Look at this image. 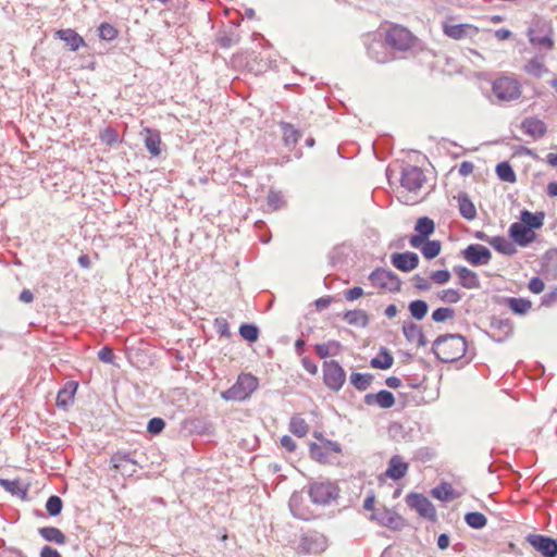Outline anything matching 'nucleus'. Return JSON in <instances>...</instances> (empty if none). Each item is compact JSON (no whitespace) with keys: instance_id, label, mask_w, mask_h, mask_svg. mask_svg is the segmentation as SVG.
Masks as SVG:
<instances>
[{"instance_id":"obj_1","label":"nucleus","mask_w":557,"mask_h":557,"mask_svg":"<svg viewBox=\"0 0 557 557\" xmlns=\"http://www.w3.org/2000/svg\"><path fill=\"white\" fill-rule=\"evenodd\" d=\"M467 350L466 342L458 335H445L437 338L433 351L444 362H453L461 358Z\"/></svg>"},{"instance_id":"obj_2","label":"nucleus","mask_w":557,"mask_h":557,"mask_svg":"<svg viewBox=\"0 0 557 557\" xmlns=\"http://www.w3.org/2000/svg\"><path fill=\"white\" fill-rule=\"evenodd\" d=\"M309 450L311 457L319 462H327L342 451L336 443L323 437L321 434L314 435V441L310 444Z\"/></svg>"},{"instance_id":"obj_3","label":"nucleus","mask_w":557,"mask_h":557,"mask_svg":"<svg viewBox=\"0 0 557 557\" xmlns=\"http://www.w3.org/2000/svg\"><path fill=\"white\" fill-rule=\"evenodd\" d=\"M258 387V381L250 374H243L237 382L224 394V398L243 400L250 396Z\"/></svg>"},{"instance_id":"obj_4","label":"nucleus","mask_w":557,"mask_h":557,"mask_svg":"<svg viewBox=\"0 0 557 557\" xmlns=\"http://www.w3.org/2000/svg\"><path fill=\"white\" fill-rule=\"evenodd\" d=\"M323 382L331 391L338 392L345 381L346 373L336 361H326L323 363Z\"/></svg>"},{"instance_id":"obj_5","label":"nucleus","mask_w":557,"mask_h":557,"mask_svg":"<svg viewBox=\"0 0 557 557\" xmlns=\"http://www.w3.org/2000/svg\"><path fill=\"white\" fill-rule=\"evenodd\" d=\"M338 490L331 482H315L311 485L309 495L313 503L325 505L337 497Z\"/></svg>"},{"instance_id":"obj_6","label":"nucleus","mask_w":557,"mask_h":557,"mask_svg":"<svg viewBox=\"0 0 557 557\" xmlns=\"http://www.w3.org/2000/svg\"><path fill=\"white\" fill-rule=\"evenodd\" d=\"M493 91L503 101H510L520 96L519 84L507 77L496 81L493 85Z\"/></svg>"},{"instance_id":"obj_7","label":"nucleus","mask_w":557,"mask_h":557,"mask_svg":"<svg viewBox=\"0 0 557 557\" xmlns=\"http://www.w3.org/2000/svg\"><path fill=\"white\" fill-rule=\"evenodd\" d=\"M409 507L416 509L418 513L429 520H435L436 510L432 503L422 494L412 493L407 496Z\"/></svg>"},{"instance_id":"obj_8","label":"nucleus","mask_w":557,"mask_h":557,"mask_svg":"<svg viewBox=\"0 0 557 557\" xmlns=\"http://www.w3.org/2000/svg\"><path fill=\"white\" fill-rule=\"evenodd\" d=\"M372 284L383 290L397 292L400 289V281L389 271L376 270L370 275Z\"/></svg>"},{"instance_id":"obj_9","label":"nucleus","mask_w":557,"mask_h":557,"mask_svg":"<svg viewBox=\"0 0 557 557\" xmlns=\"http://www.w3.org/2000/svg\"><path fill=\"white\" fill-rule=\"evenodd\" d=\"M529 543L545 557H556L557 555V543L542 535H530L528 537Z\"/></svg>"},{"instance_id":"obj_10","label":"nucleus","mask_w":557,"mask_h":557,"mask_svg":"<svg viewBox=\"0 0 557 557\" xmlns=\"http://www.w3.org/2000/svg\"><path fill=\"white\" fill-rule=\"evenodd\" d=\"M416 231L418 235H414L410 239V245L414 248L422 246L424 239L434 232V223L429 218H421L416 224Z\"/></svg>"},{"instance_id":"obj_11","label":"nucleus","mask_w":557,"mask_h":557,"mask_svg":"<svg viewBox=\"0 0 557 557\" xmlns=\"http://www.w3.org/2000/svg\"><path fill=\"white\" fill-rule=\"evenodd\" d=\"M511 238L520 246H525L535 239L534 231L523 223H513L510 227Z\"/></svg>"},{"instance_id":"obj_12","label":"nucleus","mask_w":557,"mask_h":557,"mask_svg":"<svg viewBox=\"0 0 557 557\" xmlns=\"http://www.w3.org/2000/svg\"><path fill=\"white\" fill-rule=\"evenodd\" d=\"M463 256L472 264H486L491 259L488 249L480 245L469 246Z\"/></svg>"},{"instance_id":"obj_13","label":"nucleus","mask_w":557,"mask_h":557,"mask_svg":"<svg viewBox=\"0 0 557 557\" xmlns=\"http://www.w3.org/2000/svg\"><path fill=\"white\" fill-rule=\"evenodd\" d=\"M403 332L406 339L416 347H423L426 345V338L419 325L414 323H405Z\"/></svg>"},{"instance_id":"obj_14","label":"nucleus","mask_w":557,"mask_h":557,"mask_svg":"<svg viewBox=\"0 0 557 557\" xmlns=\"http://www.w3.org/2000/svg\"><path fill=\"white\" fill-rule=\"evenodd\" d=\"M418 256L413 252L395 253L392 257L393 264L401 271H411L418 265Z\"/></svg>"},{"instance_id":"obj_15","label":"nucleus","mask_w":557,"mask_h":557,"mask_svg":"<svg viewBox=\"0 0 557 557\" xmlns=\"http://www.w3.org/2000/svg\"><path fill=\"white\" fill-rule=\"evenodd\" d=\"M401 182L409 190H416L422 186L424 176L421 170L412 168L404 173Z\"/></svg>"},{"instance_id":"obj_16","label":"nucleus","mask_w":557,"mask_h":557,"mask_svg":"<svg viewBox=\"0 0 557 557\" xmlns=\"http://www.w3.org/2000/svg\"><path fill=\"white\" fill-rule=\"evenodd\" d=\"M55 36L64 41L71 50L75 51L85 45L84 39L73 29H61Z\"/></svg>"},{"instance_id":"obj_17","label":"nucleus","mask_w":557,"mask_h":557,"mask_svg":"<svg viewBox=\"0 0 557 557\" xmlns=\"http://www.w3.org/2000/svg\"><path fill=\"white\" fill-rule=\"evenodd\" d=\"M457 275L459 278V284L468 289H474L480 287V281L478 275L470 271L467 268H459L457 269Z\"/></svg>"},{"instance_id":"obj_18","label":"nucleus","mask_w":557,"mask_h":557,"mask_svg":"<svg viewBox=\"0 0 557 557\" xmlns=\"http://www.w3.org/2000/svg\"><path fill=\"white\" fill-rule=\"evenodd\" d=\"M407 470L408 465L400 457L395 456L389 461L386 475L393 480H398L407 473Z\"/></svg>"},{"instance_id":"obj_19","label":"nucleus","mask_w":557,"mask_h":557,"mask_svg":"<svg viewBox=\"0 0 557 557\" xmlns=\"http://www.w3.org/2000/svg\"><path fill=\"white\" fill-rule=\"evenodd\" d=\"M393 363H394V357L384 347H382L380 349L377 356L372 358L370 361V364L372 368L380 369V370H387V369L392 368Z\"/></svg>"},{"instance_id":"obj_20","label":"nucleus","mask_w":557,"mask_h":557,"mask_svg":"<svg viewBox=\"0 0 557 557\" xmlns=\"http://www.w3.org/2000/svg\"><path fill=\"white\" fill-rule=\"evenodd\" d=\"M368 404H376L381 408H391L395 404L394 395L388 391H380L376 394L367 396Z\"/></svg>"},{"instance_id":"obj_21","label":"nucleus","mask_w":557,"mask_h":557,"mask_svg":"<svg viewBox=\"0 0 557 557\" xmlns=\"http://www.w3.org/2000/svg\"><path fill=\"white\" fill-rule=\"evenodd\" d=\"M317 354L320 358L337 356L342 350V345L337 341L318 344L315 346Z\"/></svg>"},{"instance_id":"obj_22","label":"nucleus","mask_w":557,"mask_h":557,"mask_svg":"<svg viewBox=\"0 0 557 557\" xmlns=\"http://www.w3.org/2000/svg\"><path fill=\"white\" fill-rule=\"evenodd\" d=\"M458 206L461 215L467 220H473L476 216V209L473 202L466 196H458Z\"/></svg>"},{"instance_id":"obj_23","label":"nucleus","mask_w":557,"mask_h":557,"mask_svg":"<svg viewBox=\"0 0 557 557\" xmlns=\"http://www.w3.org/2000/svg\"><path fill=\"white\" fill-rule=\"evenodd\" d=\"M0 484L12 495L18 496L22 499L26 498L28 486H23L18 481L0 480Z\"/></svg>"},{"instance_id":"obj_24","label":"nucleus","mask_w":557,"mask_h":557,"mask_svg":"<svg viewBox=\"0 0 557 557\" xmlns=\"http://www.w3.org/2000/svg\"><path fill=\"white\" fill-rule=\"evenodd\" d=\"M436 298L444 304L454 305L461 300V294L455 288H444L436 293Z\"/></svg>"},{"instance_id":"obj_25","label":"nucleus","mask_w":557,"mask_h":557,"mask_svg":"<svg viewBox=\"0 0 557 557\" xmlns=\"http://www.w3.org/2000/svg\"><path fill=\"white\" fill-rule=\"evenodd\" d=\"M388 39L393 46H397L398 48H404L410 39V34L406 29L394 28L388 34Z\"/></svg>"},{"instance_id":"obj_26","label":"nucleus","mask_w":557,"mask_h":557,"mask_svg":"<svg viewBox=\"0 0 557 557\" xmlns=\"http://www.w3.org/2000/svg\"><path fill=\"white\" fill-rule=\"evenodd\" d=\"M543 221H544L543 212L533 214L529 211H522V213H521V223L531 227L532 230L540 228L543 225Z\"/></svg>"},{"instance_id":"obj_27","label":"nucleus","mask_w":557,"mask_h":557,"mask_svg":"<svg viewBox=\"0 0 557 557\" xmlns=\"http://www.w3.org/2000/svg\"><path fill=\"white\" fill-rule=\"evenodd\" d=\"M474 28L470 25H450L445 26V33L454 38V39H460L465 36L471 35L474 33Z\"/></svg>"},{"instance_id":"obj_28","label":"nucleus","mask_w":557,"mask_h":557,"mask_svg":"<svg viewBox=\"0 0 557 557\" xmlns=\"http://www.w3.org/2000/svg\"><path fill=\"white\" fill-rule=\"evenodd\" d=\"M39 533L46 541L54 542L60 545L65 543V536L58 528H42L39 530Z\"/></svg>"},{"instance_id":"obj_29","label":"nucleus","mask_w":557,"mask_h":557,"mask_svg":"<svg viewBox=\"0 0 557 557\" xmlns=\"http://www.w3.org/2000/svg\"><path fill=\"white\" fill-rule=\"evenodd\" d=\"M344 318L351 325L364 327L368 324V317L361 310L347 311L345 312Z\"/></svg>"},{"instance_id":"obj_30","label":"nucleus","mask_w":557,"mask_h":557,"mask_svg":"<svg viewBox=\"0 0 557 557\" xmlns=\"http://www.w3.org/2000/svg\"><path fill=\"white\" fill-rule=\"evenodd\" d=\"M490 245L497 251L505 255H512L516 252L513 245L504 237H494L488 240Z\"/></svg>"},{"instance_id":"obj_31","label":"nucleus","mask_w":557,"mask_h":557,"mask_svg":"<svg viewBox=\"0 0 557 557\" xmlns=\"http://www.w3.org/2000/svg\"><path fill=\"white\" fill-rule=\"evenodd\" d=\"M523 128L532 136H542L546 131L544 123L536 119L525 120Z\"/></svg>"},{"instance_id":"obj_32","label":"nucleus","mask_w":557,"mask_h":557,"mask_svg":"<svg viewBox=\"0 0 557 557\" xmlns=\"http://www.w3.org/2000/svg\"><path fill=\"white\" fill-rule=\"evenodd\" d=\"M496 173H497L498 177L504 182H508V183L516 182V174H515L512 168L510 166V164L507 162L499 163L496 166Z\"/></svg>"},{"instance_id":"obj_33","label":"nucleus","mask_w":557,"mask_h":557,"mask_svg":"<svg viewBox=\"0 0 557 557\" xmlns=\"http://www.w3.org/2000/svg\"><path fill=\"white\" fill-rule=\"evenodd\" d=\"M371 374L352 373L350 375V383L359 391L367 389L371 383Z\"/></svg>"},{"instance_id":"obj_34","label":"nucleus","mask_w":557,"mask_h":557,"mask_svg":"<svg viewBox=\"0 0 557 557\" xmlns=\"http://www.w3.org/2000/svg\"><path fill=\"white\" fill-rule=\"evenodd\" d=\"M411 315L417 320H422L428 313V305L423 300H414L409 305Z\"/></svg>"},{"instance_id":"obj_35","label":"nucleus","mask_w":557,"mask_h":557,"mask_svg":"<svg viewBox=\"0 0 557 557\" xmlns=\"http://www.w3.org/2000/svg\"><path fill=\"white\" fill-rule=\"evenodd\" d=\"M465 520L473 529H481L486 524V518L481 512H468Z\"/></svg>"},{"instance_id":"obj_36","label":"nucleus","mask_w":557,"mask_h":557,"mask_svg":"<svg viewBox=\"0 0 557 557\" xmlns=\"http://www.w3.org/2000/svg\"><path fill=\"white\" fill-rule=\"evenodd\" d=\"M422 253L426 259H433L441 251V244L437 240L423 242Z\"/></svg>"},{"instance_id":"obj_37","label":"nucleus","mask_w":557,"mask_h":557,"mask_svg":"<svg viewBox=\"0 0 557 557\" xmlns=\"http://www.w3.org/2000/svg\"><path fill=\"white\" fill-rule=\"evenodd\" d=\"M455 317V311L447 307L437 308L432 313V320L436 323H442Z\"/></svg>"},{"instance_id":"obj_38","label":"nucleus","mask_w":557,"mask_h":557,"mask_svg":"<svg viewBox=\"0 0 557 557\" xmlns=\"http://www.w3.org/2000/svg\"><path fill=\"white\" fill-rule=\"evenodd\" d=\"M432 495L441 500H447L454 497L451 486L448 484H442L432 490Z\"/></svg>"},{"instance_id":"obj_39","label":"nucleus","mask_w":557,"mask_h":557,"mask_svg":"<svg viewBox=\"0 0 557 557\" xmlns=\"http://www.w3.org/2000/svg\"><path fill=\"white\" fill-rule=\"evenodd\" d=\"M46 509L50 516L55 517L62 510V502L58 496H50L46 503Z\"/></svg>"},{"instance_id":"obj_40","label":"nucleus","mask_w":557,"mask_h":557,"mask_svg":"<svg viewBox=\"0 0 557 557\" xmlns=\"http://www.w3.org/2000/svg\"><path fill=\"white\" fill-rule=\"evenodd\" d=\"M290 430L297 436H304L308 432V425L301 418H294L290 422Z\"/></svg>"},{"instance_id":"obj_41","label":"nucleus","mask_w":557,"mask_h":557,"mask_svg":"<svg viewBox=\"0 0 557 557\" xmlns=\"http://www.w3.org/2000/svg\"><path fill=\"white\" fill-rule=\"evenodd\" d=\"M239 333L245 339L249 342H255L258 338V329L251 324L242 325Z\"/></svg>"},{"instance_id":"obj_42","label":"nucleus","mask_w":557,"mask_h":557,"mask_svg":"<svg viewBox=\"0 0 557 557\" xmlns=\"http://www.w3.org/2000/svg\"><path fill=\"white\" fill-rule=\"evenodd\" d=\"M98 30L99 36L103 40H113L117 36L116 29L112 25L107 23L101 24Z\"/></svg>"},{"instance_id":"obj_43","label":"nucleus","mask_w":557,"mask_h":557,"mask_svg":"<svg viewBox=\"0 0 557 557\" xmlns=\"http://www.w3.org/2000/svg\"><path fill=\"white\" fill-rule=\"evenodd\" d=\"M147 149L152 153L153 156H158L160 153V138L154 135L147 136L145 140Z\"/></svg>"},{"instance_id":"obj_44","label":"nucleus","mask_w":557,"mask_h":557,"mask_svg":"<svg viewBox=\"0 0 557 557\" xmlns=\"http://www.w3.org/2000/svg\"><path fill=\"white\" fill-rule=\"evenodd\" d=\"M430 277L435 284L443 285L449 282L450 273L447 270H438L432 272Z\"/></svg>"},{"instance_id":"obj_45","label":"nucleus","mask_w":557,"mask_h":557,"mask_svg":"<svg viewBox=\"0 0 557 557\" xmlns=\"http://www.w3.org/2000/svg\"><path fill=\"white\" fill-rule=\"evenodd\" d=\"M164 421L160 418H152L147 425L151 434H159L164 429Z\"/></svg>"},{"instance_id":"obj_46","label":"nucleus","mask_w":557,"mask_h":557,"mask_svg":"<svg viewBox=\"0 0 557 557\" xmlns=\"http://www.w3.org/2000/svg\"><path fill=\"white\" fill-rule=\"evenodd\" d=\"M75 388L72 391H62L58 394L57 404L58 406L65 407L69 401H71L74 397Z\"/></svg>"},{"instance_id":"obj_47","label":"nucleus","mask_w":557,"mask_h":557,"mask_svg":"<svg viewBox=\"0 0 557 557\" xmlns=\"http://www.w3.org/2000/svg\"><path fill=\"white\" fill-rule=\"evenodd\" d=\"M530 40L535 46H543V47H547V48H552V46H553L552 39L549 37V34H546L542 38H539V37H535V36L531 35L530 36Z\"/></svg>"},{"instance_id":"obj_48","label":"nucleus","mask_w":557,"mask_h":557,"mask_svg":"<svg viewBox=\"0 0 557 557\" xmlns=\"http://www.w3.org/2000/svg\"><path fill=\"white\" fill-rule=\"evenodd\" d=\"M511 308L517 312H525L530 309L531 304L527 300L512 299L510 301Z\"/></svg>"},{"instance_id":"obj_49","label":"nucleus","mask_w":557,"mask_h":557,"mask_svg":"<svg viewBox=\"0 0 557 557\" xmlns=\"http://www.w3.org/2000/svg\"><path fill=\"white\" fill-rule=\"evenodd\" d=\"M529 288L532 293L539 294L544 290V283L540 278L534 277L530 281Z\"/></svg>"},{"instance_id":"obj_50","label":"nucleus","mask_w":557,"mask_h":557,"mask_svg":"<svg viewBox=\"0 0 557 557\" xmlns=\"http://www.w3.org/2000/svg\"><path fill=\"white\" fill-rule=\"evenodd\" d=\"M363 295L361 287H354L346 292L345 297L347 300L352 301L360 298Z\"/></svg>"},{"instance_id":"obj_51","label":"nucleus","mask_w":557,"mask_h":557,"mask_svg":"<svg viewBox=\"0 0 557 557\" xmlns=\"http://www.w3.org/2000/svg\"><path fill=\"white\" fill-rule=\"evenodd\" d=\"M99 358L103 362H112L113 360V352L110 348L104 347L99 351Z\"/></svg>"},{"instance_id":"obj_52","label":"nucleus","mask_w":557,"mask_h":557,"mask_svg":"<svg viewBox=\"0 0 557 557\" xmlns=\"http://www.w3.org/2000/svg\"><path fill=\"white\" fill-rule=\"evenodd\" d=\"M302 366H304L305 370L307 372H309L310 374H312V375L317 374V372H318L317 364L314 362H312L311 360H309L308 358L302 359Z\"/></svg>"},{"instance_id":"obj_53","label":"nucleus","mask_w":557,"mask_h":557,"mask_svg":"<svg viewBox=\"0 0 557 557\" xmlns=\"http://www.w3.org/2000/svg\"><path fill=\"white\" fill-rule=\"evenodd\" d=\"M472 171H473V164L471 162L465 161L460 164L459 173L462 176H467V175L471 174Z\"/></svg>"},{"instance_id":"obj_54","label":"nucleus","mask_w":557,"mask_h":557,"mask_svg":"<svg viewBox=\"0 0 557 557\" xmlns=\"http://www.w3.org/2000/svg\"><path fill=\"white\" fill-rule=\"evenodd\" d=\"M40 557H61V555L59 554L58 550H55L49 546H45L41 549Z\"/></svg>"},{"instance_id":"obj_55","label":"nucleus","mask_w":557,"mask_h":557,"mask_svg":"<svg viewBox=\"0 0 557 557\" xmlns=\"http://www.w3.org/2000/svg\"><path fill=\"white\" fill-rule=\"evenodd\" d=\"M282 445L289 451L294 450L296 448L295 442L289 436H283L281 440Z\"/></svg>"},{"instance_id":"obj_56","label":"nucleus","mask_w":557,"mask_h":557,"mask_svg":"<svg viewBox=\"0 0 557 557\" xmlns=\"http://www.w3.org/2000/svg\"><path fill=\"white\" fill-rule=\"evenodd\" d=\"M437 545L441 549H446L449 546V537L446 534L438 536Z\"/></svg>"},{"instance_id":"obj_57","label":"nucleus","mask_w":557,"mask_h":557,"mask_svg":"<svg viewBox=\"0 0 557 557\" xmlns=\"http://www.w3.org/2000/svg\"><path fill=\"white\" fill-rule=\"evenodd\" d=\"M330 304H331V299H330V298H319V299L315 301V307H317L319 310H323V309H325Z\"/></svg>"},{"instance_id":"obj_58","label":"nucleus","mask_w":557,"mask_h":557,"mask_svg":"<svg viewBox=\"0 0 557 557\" xmlns=\"http://www.w3.org/2000/svg\"><path fill=\"white\" fill-rule=\"evenodd\" d=\"M386 384L389 386V387H393V388H397L400 386V380L396 376H391L386 380Z\"/></svg>"},{"instance_id":"obj_59","label":"nucleus","mask_w":557,"mask_h":557,"mask_svg":"<svg viewBox=\"0 0 557 557\" xmlns=\"http://www.w3.org/2000/svg\"><path fill=\"white\" fill-rule=\"evenodd\" d=\"M547 193L552 197L557 196V182H550L547 186Z\"/></svg>"},{"instance_id":"obj_60","label":"nucleus","mask_w":557,"mask_h":557,"mask_svg":"<svg viewBox=\"0 0 557 557\" xmlns=\"http://www.w3.org/2000/svg\"><path fill=\"white\" fill-rule=\"evenodd\" d=\"M398 310H397V307L395 305H389L386 310H385V314L388 317V318H394L396 317Z\"/></svg>"},{"instance_id":"obj_61","label":"nucleus","mask_w":557,"mask_h":557,"mask_svg":"<svg viewBox=\"0 0 557 557\" xmlns=\"http://www.w3.org/2000/svg\"><path fill=\"white\" fill-rule=\"evenodd\" d=\"M24 302H30L33 300V294L30 290H23L20 296Z\"/></svg>"},{"instance_id":"obj_62","label":"nucleus","mask_w":557,"mask_h":557,"mask_svg":"<svg viewBox=\"0 0 557 557\" xmlns=\"http://www.w3.org/2000/svg\"><path fill=\"white\" fill-rule=\"evenodd\" d=\"M495 35H496V37H497L498 39L504 40V39H507V38L510 36V32H509V30H507V29H499V30H497V32L495 33Z\"/></svg>"},{"instance_id":"obj_63","label":"nucleus","mask_w":557,"mask_h":557,"mask_svg":"<svg viewBox=\"0 0 557 557\" xmlns=\"http://www.w3.org/2000/svg\"><path fill=\"white\" fill-rule=\"evenodd\" d=\"M547 160L550 165L557 166V153L548 154Z\"/></svg>"},{"instance_id":"obj_64","label":"nucleus","mask_w":557,"mask_h":557,"mask_svg":"<svg viewBox=\"0 0 557 557\" xmlns=\"http://www.w3.org/2000/svg\"><path fill=\"white\" fill-rule=\"evenodd\" d=\"M373 505H374V497L373 496H370L366 499L364 502V507L367 509H372L373 508Z\"/></svg>"}]
</instances>
